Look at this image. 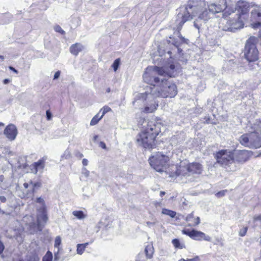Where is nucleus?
<instances>
[{
	"label": "nucleus",
	"instance_id": "obj_6",
	"mask_svg": "<svg viewBox=\"0 0 261 261\" xmlns=\"http://www.w3.org/2000/svg\"><path fill=\"white\" fill-rule=\"evenodd\" d=\"M215 158L218 164L227 171H235L239 169L234 159V153L228 150H221L217 152Z\"/></svg>",
	"mask_w": 261,
	"mask_h": 261
},
{
	"label": "nucleus",
	"instance_id": "obj_58",
	"mask_svg": "<svg viewBox=\"0 0 261 261\" xmlns=\"http://www.w3.org/2000/svg\"><path fill=\"white\" fill-rule=\"evenodd\" d=\"M98 136L97 135H95L94 137H93V140L94 141H96L97 140V139L98 138Z\"/></svg>",
	"mask_w": 261,
	"mask_h": 261
},
{
	"label": "nucleus",
	"instance_id": "obj_62",
	"mask_svg": "<svg viewBox=\"0 0 261 261\" xmlns=\"http://www.w3.org/2000/svg\"><path fill=\"white\" fill-rule=\"evenodd\" d=\"M4 126V124L2 122H0V126Z\"/></svg>",
	"mask_w": 261,
	"mask_h": 261
},
{
	"label": "nucleus",
	"instance_id": "obj_44",
	"mask_svg": "<svg viewBox=\"0 0 261 261\" xmlns=\"http://www.w3.org/2000/svg\"><path fill=\"white\" fill-rule=\"evenodd\" d=\"M179 261H200V258L198 256H197L193 258L188 259L187 260L181 258L179 259Z\"/></svg>",
	"mask_w": 261,
	"mask_h": 261
},
{
	"label": "nucleus",
	"instance_id": "obj_41",
	"mask_svg": "<svg viewBox=\"0 0 261 261\" xmlns=\"http://www.w3.org/2000/svg\"><path fill=\"white\" fill-rule=\"evenodd\" d=\"M184 234H187L191 238L192 234H193V229L190 230V229H184L182 230Z\"/></svg>",
	"mask_w": 261,
	"mask_h": 261
},
{
	"label": "nucleus",
	"instance_id": "obj_49",
	"mask_svg": "<svg viewBox=\"0 0 261 261\" xmlns=\"http://www.w3.org/2000/svg\"><path fill=\"white\" fill-rule=\"evenodd\" d=\"M60 73H61L60 71H57L54 74V80H56V79H58L60 75Z\"/></svg>",
	"mask_w": 261,
	"mask_h": 261
},
{
	"label": "nucleus",
	"instance_id": "obj_33",
	"mask_svg": "<svg viewBox=\"0 0 261 261\" xmlns=\"http://www.w3.org/2000/svg\"><path fill=\"white\" fill-rule=\"evenodd\" d=\"M61 244V239L60 236H57L56 237L55 241V244L54 246L55 248H58V249H60L59 246Z\"/></svg>",
	"mask_w": 261,
	"mask_h": 261
},
{
	"label": "nucleus",
	"instance_id": "obj_28",
	"mask_svg": "<svg viewBox=\"0 0 261 261\" xmlns=\"http://www.w3.org/2000/svg\"><path fill=\"white\" fill-rule=\"evenodd\" d=\"M99 113L96 114L91 120L90 121V125L93 126L96 125L98 121L102 118L101 116H99Z\"/></svg>",
	"mask_w": 261,
	"mask_h": 261
},
{
	"label": "nucleus",
	"instance_id": "obj_22",
	"mask_svg": "<svg viewBox=\"0 0 261 261\" xmlns=\"http://www.w3.org/2000/svg\"><path fill=\"white\" fill-rule=\"evenodd\" d=\"M41 186V184L39 182L34 183L31 181L30 190L27 191L26 194L23 193L22 197H30L33 196L34 192V188L35 187H39Z\"/></svg>",
	"mask_w": 261,
	"mask_h": 261
},
{
	"label": "nucleus",
	"instance_id": "obj_50",
	"mask_svg": "<svg viewBox=\"0 0 261 261\" xmlns=\"http://www.w3.org/2000/svg\"><path fill=\"white\" fill-rule=\"evenodd\" d=\"M4 248L5 247L3 243L1 241H0V254H1L3 252Z\"/></svg>",
	"mask_w": 261,
	"mask_h": 261
},
{
	"label": "nucleus",
	"instance_id": "obj_46",
	"mask_svg": "<svg viewBox=\"0 0 261 261\" xmlns=\"http://www.w3.org/2000/svg\"><path fill=\"white\" fill-rule=\"evenodd\" d=\"M82 173L86 177H88L90 174L89 171L86 168H83Z\"/></svg>",
	"mask_w": 261,
	"mask_h": 261
},
{
	"label": "nucleus",
	"instance_id": "obj_35",
	"mask_svg": "<svg viewBox=\"0 0 261 261\" xmlns=\"http://www.w3.org/2000/svg\"><path fill=\"white\" fill-rule=\"evenodd\" d=\"M27 261H39V257L36 254H33L28 257Z\"/></svg>",
	"mask_w": 261,
	"mask_h": 261
},
{
	"label": "nucleus",
	"instance_id": "obj_30",
	"mask_svg": "<svg viewBox=\"0 0 261 261\" xmlns=\"http://www.w3.org/2000/svg\"><path fill=\"white\" fill-rule=\"evenodd\" d=\"M53 260V254L48 251L45 255L43 257L42 261H52Z\"/></svg>",
	"mask_w": 261,
	"mask_h": 261
},
{
	"label": "nucleus",
	"instance_id": "obj_11",
	"mask_svg": "<svg viewBox=\"0 0 261 261\" xmlns=\"http://www.w3.org/2000/svg\"><path fill=\"white\" fill-rule=\"evenodd\" d=\"M202 168L200 164L193 163L189 164L187 167H180L176 171V176H186L188 173L192 174H200Z\"/></svg>",
	"mask_w": 261,
	"mask_h": 261
},
{
	"label": "nucleus",
	"instance_id": "obj_52",
	"mask_svg": "<svg viewBox=\"0 0 261 261\" xmlns=\"http://www.w3.org/2000/svg\"><path fill=\"white\" fill-rule=\"evenodd\" d=\"M9 69L16 74L18 72V71L12 66H9Z\"/></svg>",
	"mask_w": 261,
	"mask_h": 261
},
{
	"label": "nucleus",
	"instance_id": "obj_7",
	"mask_svg": "<svg viewBox=\"0 0 261 261\" xmlns=\"http://www.w3.org/2000/svg\"><path fill=\"white\" fill-rule=\"evenodd\" d=\"M258 39L255 37H250L247 41L244 49V56L249 62H253L258 59V50L256 44Z\"/></svg>",
	"mask_w": 261,
	"mask_h": 261
},
{
	"label": "nucleus",
	"instance_id": "obj_47",
	"mask_svg": "<svg viewBox=\"0 0 261 261\" xmlns=\"http://www.w3.org/2000/svg\"><path fill=\"white\" fill-rule=\"evenodd\" d=\"M46 115L47 119L48 120H50L51 118V117H52V115L49 110L46 111Z\"/></svg>",
	"mask_w": 261,
	"mask_h": 261
},
{
	"label": "nucleus",
	"instance_id": "obj_8",
	"mask_svg": "<svg viewBox=\"0 0 261 261\" xmlns=\"http://www.w3.org/2000/svg\"><path fill=\"white\" fill-rule=\"evenodd\" d=\"M239 141L242 145L250 148H259L261 147V135L252 132L242 135Z\"/></svg>",
	"mask_w": 261,
	"mask_h": 261
},
{
	"label": "nucleus",
	"instance_id": "obj_36",
	"mask_svg": "<svg viewBox=\"0 0 261 261\" xmlns=\"http://www.w3.org/2000/svg\"><path fill=\"white\" fill-rule=\"evenodd\" d=\"M84 247H83L81 244H79L77 245V253L79 254H82L84 251Z\"/></svg>",
	"mask_w": 261,
	"mask_h": 261
},
{
	"label": "nucleus",
	"instance_id": "obj_12",
	"mask_svg": "<svg viewBox=\"0 0 261 261\" xmlns=\"http://www.w3.org/2000/svg\"><path fill=\"white\" fill-rule=\"evenodd\" d=\"M14 185H15V189L17 190L18 188V184L17 180L13 176L6 179L3 175H0V187L3 189L9 190V188Z\"/></svg>",
	"mask_w": 261,
	"mask_h": 261
},
{
	"label": "nucleus",
	"instance_id": "obj_37",
	"mask_svg": "<svg viewBox=\"0 0 261 261\" xmlns=\"http://www.w3.org/2000/svg\"><path fill=\"white\" fill-rule=\"evenodd\" d=\"M36 202L41 204V206L39 208H46L44 201L42 198L39 197L37 198Z\"/></svg>",
	"mask_w": 261,
	"mask_h": 261
},
{
	"label": "nucleus",
	"instance_id": "obj_23",
	"mask_svg": "<svg viewBox=\"0 0 261 261\" xmlns=\"http://www.w3.org/2000/svg\"><path fill=\"white\" fill-rule=\"evenodd\" d=\"M83 46L80 43H75L73 44L70 47V53L74 55H77L79 52L83 49Z\"/></svg>",
	"mask_w": 261,
	"mask_h": 261
},
{
	"label": "nucleus",
	"instance_id": "obj_18",
	"mask_svg": "<svg viewBox=\"0 0 261 261\" xmlns=\"http://www.w3.org/2000/svg\"><path fill=\"white\" fill-rule=\"evenodd\" d=\"M248 128L250 132L261 135V119H256L252 123H250L248 125Z\"/></svg>",
	"mask_w": 261,
	"mask_h": 261
},
{
	"label": "nucleus",
	"instance_id": "obj_14",
	"mask_svg": "<svg viewBox=\"0 0 261 261\" xmlns=\"http://www.w3.org/2000/svg\"><path fill=\"white\" fill-rule=\"evenodd\" d=\"M4 134L9 140H15L17 135L16 127L13 124L8 125L4 130Z\"/></svg>",
	"mask_w": 261,
	"mask_h": 261
},
{
	"label": "nucleus",
	"instance_id": "obj_42",
	"mask_svg": "<svg viewBox=\"0 0 261 261\" xmlns=\"http://www.w3.org/2000/svg\"><path fill=\"white\" fill-rule=\"evenodd\" d=\"M256 22L251 24L252 28L254 29H257L261 25V21L255 20Z\"/></svg>",
	"mask_w": 261,
	"mask_h": 261
},
{
	"label": "nucleus",
	"instance_id": "obj_17",
	"mask_svg": "<svg viewBox=\"0 0 261 261\" xmlns=\"http://www.w3.org/2000/svg\"><path fill=\"white\" fill-rule=\"evenodd\" d=\"M48 220L46 208H39L38 209V214L37 216V222L39 224H45Z\"/></svg>",
	"mask_w": 261,
	"mask_h": 261
},
{
	"label": "nucleus",
	"instance_id": "obj_59",
	"mask_svg": "<svg viewBox=\"0 0 261 261\" xmlns=\"http://www.w3.org/2000/svg\"><path fill=\"white\" fill-rule=\"evenodd\" d=\"M165 194V192L164 191H161L160 192V196L161 197L163 196Z\"/></svg>",
	"mask_w": 261,
	"mask_h": 261
},
{
	"label": "nucleus",
	"instance_id": "obj_55",
	"mask_svg": "<svg viewBox=\"0 0 261 261\" xmlns=\"http://www.w3.org/2000/svg\"><path fill=\"white\" fill-rule=\"evenodd\" d=\"M64 156H66L65 158L67 159L70 157V154L69 152L67 150L65 151V153L64 154Z\"/></svg>",
	"mask_w": 261,
	"mask_h": 261
},
{
	"label": "nucleus",
	"instance_id": "obj_61",
	"mask_svg": "<svg viewBox=\"0 0 261 261\" xmlns=\"http://www.w3.org/2000/svg\"><path fill=\"white\" fill-rule=\"evenodd\" d=\"M110 91H111V90H110V88H108V89H107V92H110Z\"/></svg>",
	"mask_w": 261,
	"mask_h": 261
},
{
	"label": "nucleus",
	"instance_id": "obj_1",
	"mask_svg": "<svg viewBox=\"0 0 261 261\" xmlns=\"http://www.w3.org/2000/svg\"><path fill=\"white\" fill-rule=\"evenodd\" d=\"M178 68L174 64H168L163 67H148L143 74V78L146 83L152 85L151 87L153 94L156 97H173L177 93L176 86L174 84L167 81L165 77H159L155 76L158 74L161 76L174 77L177 73Z\"/></svg>",
	"mask_w": 261,
	"mask_h": 261
},
{
	"label": "nucleus",
	"instance_id": "obj_34",
	"mask_svg": "<svg viewBox=\"0 0 261 261\" xmlns=\"http://www.w3.org/2000/svg\"><path fill=\"white\" fill-rule=\"evenodd\" d=\"M30 186H31V181L29 183H24L23 186L24 188V189L23 190V192L22 193V195H21V197L22 198H23L24 197H22L23 193L26 194L27 191L29 190H30Z\"/></svg>",
	"mask_w": 261,
	"mask_h": 261
},
{
	"label": "nucleus",
	"instance_id": "obj_32",
	"mask_svg": "<svg viewBox=\"0 0 261 261\" xmlns=\"http://www.w3.org/2000/svg\"><path fill=\"white\" fill-rule=\"evenodd\" d=\"M111 111V109L108 107V106H105L104 107H103L99 111V113L102 112V114L101 115V117H103V116L105 115V114L110 111Z\"/></svg>",
	"mask_w": 261,
	"mask_h": 261
},
{
	"label": "nucleus",
	"instance_id": "obj_48",
	"mask_svg": "<svg viewBox=\"0 0 261 261\" xmlns=\"http://www.w3.org/2000/svg\"><path fill=\"white\" fill-rule=\"evenodd\" d=\"M59 251H60V250L59 249H58L57 252L55 253V255H54V260H58L59 259Z\"/></svg>",
	"mask_w": 261,
	"mask_h": 261
},
{
	"label": "nucleus",
	"instance_id": "obj_3",
	"mask_svg": "<svg viewBox=\"0 0 261 261\" xmlns=\"http://www.w3.org/2000/svg\"><path fill=\"white\" fill-rule=\"evenodd\" d=\"M144 123L146 124L143 126L144 129L136 136V142L139 146L145 149H152L156 147L155 138L161 132L163 125L161 122L155 121Z\"/></svg>",
	"mask_w": 261,
	"mask_h": 261
},
{
	"label": "nucleus",
	"instance_id": "obj_60",
	"mask_svg": "<svg viewBox=\"0 0 261 261\" xmlns=\"http://www.w3.org/2000/svg\"><path fill=\"white\" fill-rule=\"evenodd\" d=\"M88 243H85V244H82V245L84 247V249H85V248L86 247V246L88 245Z\"/></svg>",
	"mask_w": 261,
	"mask_h": 261
},
{
	"label": "nucleus",
	"instance_id": "obj_24",
	"mask_svg": "<svg viewBox=\"0 0 261 261\" xmlns=\"http://www.w3.org/2000/svg\"><path fill=\"white\" fill-rule=\"evenodd\" d=\"M33 166L36 174L38 172H42L44 167V162L42 160H40L38 162L34 163Z\"/></svg>",
	"mask_w": 261,
	"mask_h": 261
},
{
	"label": "nucleus",
	"instance_id": "obj_63",
	"mask_svg": "<svg viewBox=\"0 0 261 261\" xmlns=\"http://www.w3.org/2000/svg\"><path fill=\"white\" fill-rule=\"evenodd\" d=\"M0 59H1L2 60H4V57L3 56H1L0 55Z\"/></svg>",
	"mask_w": 261,
	"mask_h": 261
},
{
	"label": "nucleus",
	"instance_id": "obj_31",
	"mask_svg": "<svg viewBox=\"0 0 261 261\" xmlns=\"http://www.w3.org/2000/svg\"><path fill=\"white\" fill-rule=\"evenodd\" d=\"M120 58H118L117 59H116L114 63H113L112 65V67H113L114 70L115 71H116L120 65Z\"/></svg>",
	"mask_w": 261,
	"mask_h": 261
},
{
	"label": "nucleus",
	"instance_id": "obj_4",
	"mask_svg": "<svg viewBox=\"0 0 261 261\" xmlns=\"http://www.w3.org/2000/svg\"><path fill=\"white\" fill-rule=\"evenodd\" d=\"M205 6L204 0H190L187 6L182 10L181 9L177 15L176 23L178 31L186 21L196 16L198 12L204 9Z\"/></svg>",
	"mask_w": 261,
	"mask_h": 261
},
{
	"label": "nucleus",
	"instance_id": "obj_45",
	"mask_svg": "<svg viewBox=\"0 0 261 261\" xmlns=\"http://www.w3.org/2000/svg\"><path fill=\"white\" fill-rule=\"evenodd\" d=\"M226 192H227L226 190H222V191H219V192L217 193L216 195L218 197H222L225 195Z\"/></svg>",
	"mask_w": 261,
	"mask_h": 261
},
{
	"label": "nucleus",
	"instance_id": "obj_20",
	"mask_svg": "<svg viewBox=\"0 0 261 261\" xmlns=\"http://www.w3.org/2000/svg\"><path fill=\"white\" fill-rule=\"evenodd\" d=\"M186 220L187 222H189V223L188 226H195L198 225L200 223V220L199 217H197L196 218H194V214L193 213L189 214L186 219Z\"/></svg>",
	"mask_w": 261,
	"mask_h": 261
},
{
	"label": "nucleus",
	"instance_id": "obj_10",
	"mask_svg": "<svg viewBox=\"0 0 261 261\" xmlns=\"http://www.w3.org/2000/svg\"><path fill=\"white\" fill-rule=\"evenodd\" d=\"M153 96H156L154 94H153L151 89L149 93L146 92L145 93L140 94V96L142 98H144L145 96L146 97L145 100H146V103L145 104L143 111L144 112L146 113H152L157 109L159 106L158 101L155 100Z\"/></svg>",
	"mask_w": 261,
	"mask_h": 261
},
{
	"label": "nucleus",
	"instance_id": "obj_39",
	"mask_svg": "<svg viewBox=\"0 0 261 261\" xmlns=\"http://www.w3.org/2000/svg\"><path fill=\"white\" fill-rule=\"evenodd\" d=\"M54 29L55 31L57 32L60 33V34L64 35L65 34V32L64 30H63L61 28V27L59 25H56L54 27Z\"/></svg>",
	"mask_w": 261,
	"mask_h": 261
},
{
	"label": "nucleus",
	"instance_id": "obj_16",
	"mask_svg": "<svg viewBox=\"0 0 261 261\" xmlns=\"http://www.w3.org/2000/svg\"><path fill=\"white\" fill-rule=\"evenodd\" d=\"M14 196L12 194V192L10 190H8L7 192L2 191L0 193V202L1 203H10L14 198ZM0 213L4 214L5 212L0 208Z\"/></svg>",
	"mask_w": 261,
	"mask_h": 261
},
{
	"label": "nucleus",
	"instance_id": "obj_56",
	"mask_svg": "<svg viewBox=\"0 0 261 261\" xmlns=\"http://www.w3.org/2000/svg\"><path fill=\"white\" fill-rule=\"evenodd\" d=\"M76 156L77 157V158H82L84 155L83 154L80 152H77L76 153Z\"/></svg>",
	"mask_w": 261,
	"mask_h": 261
},
{
	"label": "nucleus",
	"instance_id": "obj_5",
	"mask_svg": "<svg viewBox=\"0 0 261 261\" xmlns=\"http://www.w3.org/2000/svg\"><path fill=\"white\" fill-rule=\"evenodd\" d=\"M226 7V0H216L215 2L211 3L208 5V10L204 7L198 12V16L194 21V27L199 30L215 14L222 12Z\"/></svg>",
	"mask_w": 261,
	"mask_h": 261
},
{
	"label": "nucleus",
	"instance_id": "obj_40",
	"mask_svg": "<svg viewBox=\"0 0 261 261\" xmlns=\"http://www.w3.org/2000/svg\"><path fill=\"white\" fill-rule=\"evenodd\" d=\"M158 222V221L156 220V219H154L153 220V221L152 222H146V225L147 226H148L149 227H153V226L155 225V224Z\"/></svg>",
	"mask_w": 261,
	"mask_h": 261
},
{
	"label": "nucleus",
	"instance_id": "obj_25",
	"mask_svg": "<svg viewBox=\"0 0 261 261\" xmlns=\"http://www.w3.org/2000/svg\"><path fill=\"white\" fill-rule=\"evenodd\" d=\"M29 227L31 233H34L38 231H41L42 229V225L39 224L38 222L37 223L34 222L31 223Z\"/></svg>",
	"mask_w": 261,
	"mask_h": 261
},
{
	"label": "nucleus",
	"instance_id": "obj_57",
	"mask_svg": "<svg viewBox=\"0 0 261 261\" xmlns=\"http://www.w3.org/2000/svg\"><path fill=\"white\" fill-rule=\"evenodd\" d=\"M10 82V80L9 79H6L3 81V83L4 84H8Z\"/></svg>",
	"mask_w": 261,
	"mask_h": 261
},
{
	"label": "nucleus",
	"instance_id": "obj_21",
	"mask_svg": "<svg viewBox=\"0 0 261 261\" xmlns=\"http://www.w3.org/2000/svg\"><path fill=\"white\" fill-rule=\"evenodd\" d=\"M251 19L254 20L261 21V9L257 6L251 11Z\"/></svg>",
	"mask_w": 261,
	"mask_h": 261
},
{
	"label": "nucleus",
	"instance_id": "obj_54",
	"mask_svg": "<svg viewBox=\"0 0 261 261\" xmlns=\"http://www.w3.org/2000/svg\"><path fill=\"white\" fill-rule=\"evenodd\" d=\"M88 161L87 159H84L82 161V164L84 166H86L88 165Z\"/></svg>",
	"mask_w": 261,
	"mask_h": 261
},
{
	"label": "nucleus",
	"instance_id": "obj_29",
	"mask_svg": "<svg viewBox=\"0 0 261 261\" xmlns=\"http://www.w3.org/2000/svg\"><path fill=\"white\" fill-rule=\"evenodd\" d=\"M162 214L169 216L171 218H174L176 215L175 212L166 208H163L162 210Z\"/></svg>",
	"mask_w": 261,
	"mask_h": 261
},
{
	"label": "nucleus",
	"instance_id": "obj_64",
	"mask_svg": "<svg viewBox=\"0 0 261 261\" xmlns=\"http://www.w3.org/2000/svg\"><path fill=\"white\" fill-rule=\"evenodd\" d=\"M256 220H260L261 219V216H258L257 218H256Z\"/></svg>",
	"mask_w": 261,
	"mask_h": 261
},
{
	"label": "nucleus",
	"instance_id": "obj_53",
	"mask_svg": "<svg viewBox=\"0 0 261 261\" xmlns=\"http://www.w3.org/2000/svg\"><path fill=\"white\" fill-rule=\"evenodd\" d=\"M179 38L182 42H186L187 39L183 37L181 35H179Z\"/></svg>",
	"mask_w": 261,
	"mask_h": 261
},
{
	"label": "nucleus",
	"instance_id": "obj_15",
	"mask_svg": "<svg viewBox=\"0 0 261 261\" xmlns=\"http://www.w3.org/2000/svg\"><path fill=\"white\" fill-rule=\"evenodd\" d=\"M171 40L169 41V43H171L172 44L174 45V48L172 49V50H169L168 51V54L170 55V58H172L173 57H175L176 54H178L179 55L180 54L181 51H182L181 49L179 47V42L174 38L170 37Z\"/></svg>",
	"mask_w": 261,
	"mask_h": 261
},
{
	"label": "nucleus",
	"instance_id": "obj_38",
	"mask_svg": "<svg viewBox=\"0 0 261 261\" xmlns=\"http://www.w3.org/2000/svg\"><path fill=\"white\" fill-rule=\"evenodd\" d=\"M173 245L175 248H182V247L180 246V244L179 242V241L177 239H173L172 241Z\"/></svg>",
	"mask_w": 261,
	"mask_h": 261
},
{
	"label": "nucleus",
	"instance_id": "obj_51",
	"mask_svg": "<svg viewBox=\"0 0 261 261\" xmlns=\"http://www.w3.org/2000/svg\"><path fill=\"white\" fill-rule=\"evenodd\" d=\"M99 146L100 147L102 148L103 149H107L106 144L103 142H102V141L100 142Z\"/></svg>",
	"mask_w": 261,
	"mask_h": 261
},
{
	"label": "nucleus",
	"instance_id": "obj_19",
	"mask_svg": "<svg viewBox=\"0 0 261 261\" xmlns=\"http://www.w3.org/2000/svg\"><path fill=\"white\" fill-rule=\"evenodd\" d=\"M191 238L197 241L204 240L205 241H210L211 240V237L208 236H206L204 233L195 229H193V234H192Z\"/></svg>",
	"mask_w": 261,
	"mask_h": 261
},
{
	"label": "nucleus",
	"instance_id": "obj_26",
	"mask_svg": "<svg viewBox=\"0 0 261 261\" xmlns=\"http://www.w3.org/2000/svg\"><path fill=\"white\" fill-rule=\"evenodd\" d=\"M72 214L74 216L80 220L84 219L87 217V215L82 211H74L72 212Z\"/></svg>",
	"mask_w": 261,
	"mask_h": 261
},
{
	"label": "nucleus",
	"instance_id": "obj_43",
	"mask_svg": "<svg viewBox=\"0 0 261 261\" xmlns=\"http://www.w3.org/2000/svg\"><path fill=\"white\" fill-rule=\"evenodd\" d=\"M247 231V227H244L241 229L239 231V235L241 237L245 236Z\"/></svg>",
	"mask_w": 261,
	"mask_h": 261
},
{
	"label": "nucleus",
	"instance_id": "obj_27",
	"mask_svg": "<svg viewBox=\"0 0 261 261\" xmlns=\"http://www.w3.org/2000/svg\"><path fill=\"white\" fill-rule=\"evenodd\" d=\"M145 252L146 256L150 258L152 256L153 253V247L151 245H147L145 249Z\"/></svg>",
	"mask_w": 261,
	"mask_h": 261
},
{
	"label": "nucleus",
	"instance_id": "obj_9",
	"mask_svg": "<svg viewBox=\"0 0 261 261\" xmlns=\"http://www.w3.org/2000/svg\"><path fill=\"white\" fill-rule=\"evenodd\" d=\"M149 161L151 166L156 171L162 172L168 166L169 158L168 156L159 152L155 155L151 156Z\"/></svg>",
	"mask_w": 261,
	"mask_h": 261
},
{
	"label": "nucleus",
	"instance_id": "obj_2",
	"mask_svg": "<svg viewBox=\"0 0 261 261\" xmlns=\"http://www.w3.org/2000/svg\"><path fill=\"white\" fill-rule=\"evenodd\" d=\"M250 4L247 2L240 1L237 3L235 11L229 12L226 11L223 13L224 20L220 24V28L223 31L234 32L243 28L244 25L243 19L250 10Z\"/></svg>",
	"mask_w": 261,
	"mask_h": 261
},
{
	"label": "nucleus",
	"instance_id": "obj_13",
	"mask_svg": "<svg viewBox=\"0 0 261 261\" xmlns=\"http://www.w3.org/2000/svg\"><path fill=\"white\" fill-rule=\"evenodd\" d=\"M250 156V152L247 150H238L234 153V159L237 165L245 163L249 160Z\"/></svg>",
	"mask_w": 261,
	"mask_h": 261
}]
</instances>
